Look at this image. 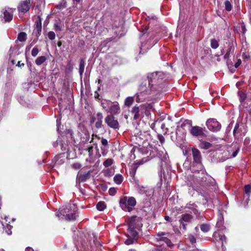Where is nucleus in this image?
<instances>
[{
	"label": "nucleus",
	"mask_w": 251,
	"mask_h": 251,
	"mask_svg": "<svg viewBox=\"0 0 251 251\" xmlns=\"http://www.w3.org/2000/svg\"><path fill=\"white\" fill-rule=\"evenodd\" d=\"M225 9L227 11H230L232 9V4L228 0H226L225 1Z\"/></svg>",
	"instance_id": "58836bf2"
},
{
	"label": "nucleus",
	"mask_w": 251,
	"mask_h": 251,
	"mask_svg": "<svg viewBox=\"0 0 251 251\" xmlns=\"http://www.w3.org/2000/svg\"><path fill=\"white\" fill-rule=\"evenodd\" d=\"M148 79L151 90H155L157 85V72L149 74Z\"/></svg>",
	"instance_id": "f8f14e48"
},
{
	"label": "nucleus",
	"mask_w": 251,
	"mask_h": 251,
	"mask_svg": "<svg viewBox=\"0 0 251 251\" xmlns=\"http://www.w3.org/2000/svg\"><path fill=\"white\" fill-rule=\"evenodd\" d=\"M18 39L20 42H25L26 40V34L25 32H21L18 35Z\"/></svg>",
	"instance_id": "473e14b6"
},
{
	"label": "nucleus",
	"mask_w": 251,
	"mask_h": 251,
	"mask_svg": "<svg viewBox=\"0 0 251 251\" xmlns=\"http://www.w3.org/2000/svg\"><path fill=\"white\" fill-rule=\"evenodd\" d=\"M31 6L30 0H24L19 4L17 9L20 13H25L29 11Z\"/></svg>",
	"instance_id": "9b49d317"
},
{
	"label": "nucleus",
	"mask_w": 251,
	"mask_h": 251,
	"mask_svg": "<svg viewBox=\"0 0 251 251\" xmlns=\"http://www.w3.org/2000/svg\"><path fill=\"white\" fill-rule=\"evenodd\" d=\"M66 136L73 140L75 143H76L75 139L73 135V131L71 129H66L65 131Z\"/></svg>",
	"instance_id": "2f4dec72"
},
{
	"label": "nucleus",
	"mask_w": 251,
	"mask_h": 251,
	"mask_svg": "<svg viewBox=\"0 0 251 251\" xmlns=\"http://www.w3.org/2000/svg\"><path fill=\"white\" fill-rule=\"evenodd\" d=\"M155 122L156 121H154V122L153 123H152L151 125V128L153 130H154V131H155Z\"/></svg>",
	"instance_id": "338daca9"
},
{
	"label": "nucleus",
	"mask_w": 251,
	"mask_h": 251,
	"mask_svg": "<svg viewBox=\"0 0 251 251\" xmlns=\"http://www.w3.org/2000/svg\"><path fill=\"white\" fill-rule=\"evenodd\" d=\"M224 222H222V221H217V224H216V226L220 229V230H223L225 228V227L223 226Z\"/></svg>",
	"instance_id": "79ce46f5"
},
{
	"label": "nucleus",
	"mask_w": 251,
	"mask_h": 251,
	"mask_svg": "<svg viewBox=\"0 0 251 251\" xmlns=\"http://www.w3.org/2000/svg\"><path fill=\"white\" fill-rule=\"evenodd\" d=\"M247 132V129L245 126L241 123H236L234 129H233V135L236 138H239L242 136L245 135Z\"/></svg>",
	"instance_id": "0eeeda50"
},
{
	"label": "nucleus",
	"mask_w": 251,
	"mask_h": 251,
	"mask_svg": "<svg viewBox=\"0 0 251 251\" xmlns=\"http://www.w3.org/2000/svg\"><path fill=\"white\" fill-rule=\"evenodd\" d=\"M39 49L37 46L34 47L31 50L32 56L33 57H36L39 53Z\"/></svg>",
	"instance_id": "a19ab883"
},
{
	"label": "nucleus",
	"mask_w": 251,
	"mask_h": 251,
	"mask_svg": "<svg viewBox=\"0 0 251 251\" xmlns=\"http://www.w3.org/2000/svg\"><path fill=\"white\" fill-rule=\"evenodd\" d=\"M169 234L168 233H165V232H161V233H158V246L161 245L162 246L163 244L161 243L162 242H164L166 244L168 247H172L173 245L170 239H169L166 237H163V235Z\"/></svg>",
	"instance_id": "4468645a"
},
{
	"label": "nucleus",
	"mask_w": 251,
	"mask_h": 251,
	"mask_svg": "<svg viewBox=\"0 0 251 251\" xmlns=\"http://www.w3.org/2000/svg\"><path fill=\"white\" fill-rule=\"evenodd\" d=\"M200 227L201 230L204 232H207L210 230V226L208 224H202Z\"/></svg>",
	"instance_id": "ea45409f"
},
{
	"label": "nucleus",
	"mask_w": 251,
	"mask_h": 251,
	"mask_svg": "<svg viewBox=\"0 0 251 251\" xmlns=\"http://www.w3.org/2000/svg\"><path fill=\"white\" fill-rule=\"evenodd\" d=\"M113 163V160L111 158H108L103 162V164L105 167L107 168L111 166Z\"/></svg>",
	"instance_id": "4c0bfd02"
},
{
	"label": "nucleus",
	"mask_w": 251,
	"mask_h": 251,
	"mask_svg": "<svg viewBox=\"0 0 251 251\" xmlns=\"http://www.w3.org/2000/svg\"><path fill=\"white\" fill-rule=\"evenodd\" d=\"M72 166L74 169L75 170L79 169L81 167V164L79 163H74L72 164Z\"/></svg>",
	"instance_id": "603ef678"
},
{
	"label": "nucleus",
	"mask_w": 251,
	"mask_h": 251,
	"mask_svg": "<svg viewBox=\"0 0 251 251\" xmlns=\"http://www.w3.org/2000/svg\"><path fill=\"white\" fill-rule=\"evenodd\" d=\"M114 182L117 184H120L123 181V177L122 175L116 174L113 178Z\"/></svg>",
	"instance_id": "7c9ffc66"
},
{
	"label": "nucleus",
	"mask_w": 251,
	"mask_h": 251,
	"mask_svg": "<svg viewBox=\"0 0 251 251\" xmlns=\"http://www.w3.org/2000/svg\"><path fill=\"white\" fill-rule=\"evenodd\" d=\"M101 144L103 146V147H105L108 146V142L107 139L102 138L101 140Z\"/></svg>",
	"instance_id": "6e6d98bb"
},
{
	"label": "nucleus",
	"mask_w": 251,
	"mask_h": 251,
	"mask_svg": "<svg viewBox=\"0 0 251 251\" xmlns=\"http://www.w3.org/2000/svg\"><path fill=\"white\" fill-rule=\"evenodd\" d=\"M101 150L102 155L105 156L107 153V149H105V147H101Z\"/></svg>",
	"instance_id": "bf43d9fd"
},
{
	"label": "nucleus",
	"mask_w": 251,
	"mask_h": 251,
	"mask_svg": "<svg viewBox=\"0 0 251 251\" xmlns=\"http://www.w3.org/2000/svg\"><path fill=\"white\" fill-rule=\"evenodd\" d=\"M210 46L213 49H216L219 46V42L216 39H211L210 40Z\"/></svg>",
	"instance_id": "f704fd0d"
},
{
	"label": "nucleus",
	"mask_w": 251,
	"mask_h": 251,
	"mask_svg": "<svg viewBox=\"0 0 251 251\" xmlns=\"http://www.w3.org/2000/svg\"><path fill=\"white\" fill-rule=\"evenodd\" d=\"M16 66L19 67H24L25 66V64L24 63H22L20 61H19L18 62Z\"/></svg>",
	"instance_id": "69168bd1"
},
{
	"label": "nucleus",
	"mask_w": 251,
	"mask_h": 251,
	"mask_svg": "<svg viewBox=\"0 0 251 251\" xmlns=\"http://www.w3.org/2000/svg\"><path fill=\"white\" fill-rule=\"evenodd\" d=\"M47 57L45 56H41L38 57L35 61V64L40 66L44 63L47 60Z\"/></svg>",
	"instance_id": "c85d7f7f"
},
{
	"label": "nucleus",
	"mask_w": 251,
	"mask_h": 251,
	"mask_svg": "<svg viewBox=\"0 0 251 251\" xmlns=\"http://www.w3.org/2000/svg\"><path fill=\"white\" fill-rule=\"evenodd\" d=\"M188 239L191 243H195L196 242L195 237L192 234L188 235Z\"/></svg>",
	"instance_id": "3c124183"
},
{
	"label": "nucleus",
	"mask_w": 251,
	"mask_h": 251,
	"mask_svg": "<svg viewBox=\"0 0 251 251\" xmlns=\"http://www.w3.org/2000/svg\"><path fill=\"white\" fill-rule=\"evenodd\" d=\"M85 65V61L83 58H80L79 60V73L80 75H82L84 71Z\"/></svg>",
	"instance_id": "cd10ccee"
},
{
	"label": "nucleus",
	"mask_w": 251,
	"mask_h": 251,
	"mask_svg": "<svg viewBox=\"0 0 251 251\" xmlns=\"http://www.w3.org/2000/svg\"><path fill=\"white\" fill-rule=\"evenodd\" d=\"M70 212V207H66L65 208L59 210L56 212V215L59 218L66 219L68 213Z\"/></svg>",
	"instance_id": "4be33fe9"
},
{
	"label": "nucleus",
	"mask_w": 251,
	"mask_h": 251,
	"mask_svg": "<svg viewBox=\"0 0 251 251\" xmlns=\"http://www.w3.org/2000/svg\"><path fill=\"white\" fill-rule=\"evenodd\" d=\"M194 161L197 163H200L201 160V154L200 151L196 148L192 149Z\"/></svg>",
	"instance_id": "f3484780"
},
{
	"label": "nucleus",
	"mask_w": 251,
	"mask_h": 251,
	"mask_svg": "<svg viewBox=\"0 0 251 251\" xmlns=\"http://www.w3.org/2000/svg\"><path fill=\"white\" fill-rule=\"evenodd\" d=\"M188 125L189 127V132L190 134L195 137L198 136H205L206 135L204 133L205 128H202L199 126H191V121L189 120H185L184 123L181 125L182 126L185 125Z\"/></svg>",
	"instance_id": "7ed1b4c3"
},
{
	"label": "nucleus",
	"mask_w": 251,
	"mask_h": 251,
	"mask_svg": "<svg viewBox=\"0 0 251 251\" xmlns=\"http://www.w3.org/2000/svg\"><path fill=\"white\" fill-rule=\"evenodd\" d=\"M158 139L162 144L165 142V138L161 134H158Z\"/></svg>",
	"instance_id": "4d7b16f0"
},
{
	"label": "nucleus",
	"mask_w": 251,
	"mask_h": 251,
	"mask_svg": "<svg viewBox=\"0 0 251 251\" xmlns=\"http://www.w3.org/2000/svg\"><path fill=\"white\" fill-rule=\"evenodd\" d=\"M164 219L167 221H168V222H171L172 221L171 218L169 216H165Z\"/></svg>",
	"instance_id": "774afa93"
},
{
	"label": "nucleus",
	"mask_w": 251,
	"mask_h": 251,
	"mask_svg": "<svg viewBox=\"0 0 251 251\" xmlns=\"http://www.w3.org/2000/svg\"><path fill=\"white\" fill-rule=\"evenodd\" d=\"M138 167V166H137V164H135L134 165V166L132 167V168H131V171H130V174H131L133 176H134L135 175Z\"/></svg>",
	"instance_id": "a18cd8bd"
},
{
	"label": "nucleus",
	"mask_w": 251,
	"mask_h": 251,
	"mask_svg": "<svg viewBox=\"0 0 251 251\" xmlns=\"http://www.w3.org/2000/svg\"><path fill=\"white\" fill-rule=\"evenodd\" d=\"M241 64V59H238L237 61L235 63L234 67L235 68H238Z\"/></svg>",
	"instance_id": "680f3d73"
},
{
	"label": "nucleus",
	"mask_w": 251,
	"mask_h": 251,
	"mask_svg": "<svg viewBox=\"0 0 251 251\" xmlns=\"http://www.w3.org/2000/svg\"><path fill=\"white\" fill-rule=\"evenodd\" d=\"M217 221H222V222H224V217L222 213L219 214Z\"/></svg>",
	"instance_id": "0e129e2a"
},
{
	"label": "nucleus",
	"mask_w": 251,
	"mask_h": 251,
	"mask_svg": "<svg viewBox=\"0 0 251 251\" xmlns=\"http://www.w3.org/2000/svg\"><path fill=\"white\" fill-rule=\"evenodd\" d=\"M219 237L220 240L222 242V245L223 246L224 242H226V236L225 235H224V234H222V235L219 234Z\"/></svg>",
	"instance_id": "49530a36"
},
{
	"label": "nucleus",
	"mask_w": 251,
	"mask_h": 251,
	"mask_svg": "<svg viewBox=\"0 0 251 251\" xmlns=\"http://www.w3.org/2000/svg\"><path fill=\"white\" fill-rule=\"evenodd\" d=\"M108 192L110 196H114L117 193V191L115 188H110Z\"/></svg>",
	"instance_id": "09e8293b"
},
{
	"label": "nucleus",
	"mask_w": 251,
	"mask_h": 251,
	"mask_svg": "<svg viewBox=\"0 0 251 251\" xmlns=\"http://www.w3.org/2000/svg\"><path fill=\"white\" fill-rule=\"evenodd\" d=\"M134 101V99L133 97H127L125 100V105L127 106H130Z\"/></svg>",
	"instance_id": "c9c22d12"
},
{
	"label": "nucleus",
	"mask_w": 251,
	"mask_h": 251,
	"mask_svg": "<svg viewBox=\"0 0 251 251\" xmlns=\"http://www.w3.org/2000/svg\"><path fill=\"white\" fill-rule=\"evenodd\" d=\"M156 143H155V142L154 141V140H153V139H151L150 141V142L149 143V145L152 148H154V149H155L156 148Z\"/></svg>",
	"instance_id": "864d4df0"
},
{
	"label": "nucleus",
	"mask_w": 251,
	"mask_h": 251,
	"mask_svg": "<svg viewBox=\"0 0 251 251\" xmlns=\"http://www.w3.org/2000/svg\"><path fill=\"white\" fill-rule=\"evenodd\" d=\"M78 215L76 214V212L75 210L72 212L71 208H70V212L68 213V215L65 220L68 221H74L75 220Z\"/></svg>",
	"instance_id": "b1692460"
},
{
	"label": "nucleus",
	"mask_w": 251,
	"mask_h": 251,
	"mask_svg": "<svg viewBox=\"0 0 251 251\" xmlns=\"http://www.w3.org/2000/svg\"><path fill=\"white\" fill-rule=\"evenodd\" d=\"M240 149L238 148L235 151H233L231 148H227L223 152H217L218 158L221 162H224L227 159L235 157L238 154Z\"/></svg>",
	"instance_id": "f03ea898"
},
{
	"label": "nucleus",
	"mask_w": 251,
	"mask_h": 251,
	"mask_svg": "<svg viewBox=\"0 0 251 251\" xmlns=\"http://www.w3.org/2000/svg\"><path fill=\"white\" fill-rule=\"evenodd\" d=\"M193 217L192 215L189 213H184L182 214L178 220L180 226L179 228L181 229L183 228L184 230H186L187 228L186 226L192 222Z\"/></svg>",
	"instance_id": "39448f33"
},
{
	"label": "nucleus",
	"mask_w": 251,
	"mask_h": 251,
	"mask_svg": "<svg viewBox=\"0 0 251 251\" xmlns=\"http://www.w3.org/2000/svg\"><path fill=\"white\" fill-rule=\"evenodd\" d=\"M107 105L109 107L110 115H118L121 112V108L119 103L117 101H111L110 100H106Z\"/></svg>",
	"instance_id": "1a4fd4ad"
},
{
	"label": "nucleus",
	"mask_w": 251,
	"mask_h": 251,
	"mask_svg": "<svg viewBox=\"0 0 251 251\" xmlns=\"http://www.w3.org/2000/svg\"><path fill=\"white\" fill-rule=\"evenodd\" d=\"M88 152V154L90 157L92 156L93 152V146L89 147L88 149L86 150Z\"/></svg>",
	"instance_id": "5fc2aeb1"
},
{
	"label": "nucleus",
	"mask_w": 251,
	"mask_h": 251,
	"mask_svg": "<svg viewBox=\"0 0 251 251\" xmlns=\"http://www.w3.org/2000/svg\"><path fill=\"white\" fill-rule=\"evenodd\" d=\"M3 15H1L2 20L4 19V22H10L13 19V11L12 9L8 8V9H3Z\"/></svg>",
	"instance_id": "ddd939ff"
},
{
	"label": "nucleus",
	"mask_w": 251,
	"mask_h": 251,
	"mask_svg": "<svg viewBox=\"0 0 251 251\" xmlns=\"http://www.w3.org/2000/svg\"><path fill=\"white\" fill-rule=\"evenodd\" d=\"M207 128L211 131L217 132L221 128V125L216 119L214 118L209 119L206 122Z\"/></svg>",
	"instance_id": "9d476101"
},
{
	"label": "nucleus",
	"mask_w": 251,
	"mask_h": 251,
	"mask_svg": "<svg viewBox=\"0 0 251 251\" xmlns=\"http://www.w3.org/2000/svg\"><path fill=\"white\" fill-rule=\"evenodd\" d=\"M53 27L55 31H60L62 30L64 25L61 23L60 21H55Z\"/></svg>",
	"instance_id": "bb28decb"
},
{
	"label": "nucleus",
	"mask_w": 251,
	"mask_h": 251,
	"mask_svg": "<svg viewBox=\"0 0 251 251\" xmlns=\"http://www.w3.org/2000/svg\"><path fill=\"white\" fill-rule=\"evenodd\" d=\"M158 157L165 163L167 162L169 156L167 152L163 148H161L159 150L158 149Z\"/></svg>",
	"instance_id": "6ab92c4d"
},
{
	"label": "nucleus",
	"mask_w": 251,
	"mask_h": 251,
	"mask_svg": "<svg viewBox=\"0 0 251 251\" xmlns=\"http://www.w3.org/2000/svg\"><path fill=\"white\" fill-rule=\"evenodd\" d=\"M161 33H160L159 36L160 37H163L166 33V32H167V29H166V27L165 26H161Z\"/></svg>",
	"instance_id": "8fccbe9b"
},
{
	"label": "nucleus",
	"mask_w": 251,
	"mask_h": 251,
	"mask_svg": "<svg viewBox=\"0 0 251 251\" xmlns=\"http://www.w3.org/2000/svg\"><path fill=\"white\" fill-rule=\"evenodd\" d=\"M161 128L162 130V132L164 135L167 134L168 129V128L166 127L165 124L163 123L161 125Z\"/></svg>",
	"instance_id": "de8ad7c7"
},
{
	"label": "nucleus",
	"mask_w": 251,
	"mask_h": 251,
	"mask_svg": "<svg viewBox=\"0 0 251 251\" xmlns=\"http://www.w3.org/2000/svg\"><path fill=\"white\" fill-rule=\"evenodd\" d=\"M166 117V114H163L162 116H161L159 118L158 117V121H163Z\"/></svg>",
	"instance_id": "e2e57ef3"
},
{
	"label": "nucleus",
	"mask_w": 251,
	"mask_h": 251,
	"mask_svg": "<svg viewBox=\"0 0 251 251\" xmlns=\"http://www.w3.org/2000/svg\"><path fill=\"white\" fill-rule=\"evenodd\" d=\"M186 207L191 210L190 212L196 215H198L199 214V212L197 209V206L195 203H188L187 204Z\"/></svg>",
	"instance_id": "393cba45"
},
{
	"label": "nucleus",
	"mask_w": 251,
	"mask_h": 251,
	"mask_svg": "<svg viewBox=\"0 0 251 251\" xmlns=\"http://www.w3.org/2000/svg\"><path fill=\"white\" fill-rule=\"evenodd\" d=\"M90 177L89 172L80 174L77 176V179L79 182H85Z\"/></svg>",
	"instance_id": "a878e982"
},
{
	"label": "nucleus",
	"mask_w": 251,
	"mask_h": 251,
	"mask_svg": "<svg viewBox=\"0 0 251 251\" xmlns=\"http://www.w3.org/2000/svg\"><path fill=\"white\" fill-rule=\"evenodd\" d=\"M119 203L123 210L130 212L133 209L132 207L136 204V201L133 197L128 198L127 197H124L121 199Z\"/></svg>",
	"instance_id": "f257e3e1"
},
{
	"label": "nucleus",
	"mask_w": 251,
	"mask_h": 251,
	"mask_svg": "<svg viewBox=\"0 0 251 251\" xmlns=\"http://www.w3.org/2000/svg\"><path fill=\"white\" fill-rule=\"evenodd\" d=\"M96 207L99 211H102L106 208V205L104 201H100L97 204Z\"/></svg>",
	"instance_id": "c756f323"
},
{
	"label": "nucleus",
	"mask_w": 251,
	"mask_h": 251,
	"mask_svg": "<svg viewBox=\"0 0 251 251\" xmlns=\"http://www.w3.org/2000/svg\"><path fill=\"white\" fill-rule=\"evenodd\" d=\"M38 38L37 37V39H34L33 40V41H32V42L30 44L29 46V47H26V50H30V48L31 46H32L34 44H35L36 42H37V41L38 40Z\"/></svg>",
	"instance_id": "13d9d810"
},
{
	"label": "nucleus",
	"mask_w": 251,
	"mask_h": 251,
	"mask_svg": "<svg viewBox=\"0 0 251 251\" xmlns=\"http://www.w3.org/2000/svg\"><path fill=\"white\" fill-rule=\"evenodd\" d=\"M128 238L125 241V243L127 245H129L133 244L135 241L137 242V239H134L132 237H129V235H127Z\"/></svg>",
	"instance_id": "e433bc0d"
},
{
	"label": "nucleus",
	"mask_w": 251,
	"mask_h": 251,
	"mask_svg": "<svg viewBox=\"0 0 251 251\" xmlns=\"http://www.w3.org/2000/svg\"><path fill=\"white\" fill-rule=\"evenodd\" d=\"M48 36L50 40H53L55 38V34L53 31H50L48 34Z\"/></svg>",
	"instance_id": "c03bdc74"
},
{
	"label": "nucleus",
	"mask_w": 251,
	"mask_h": 251,
	"mask_svg": "<svg viewBox=\"0 0 251 251\" xmlns=\"http://www.w3.org/2000/svg\"><path fill=\"white\" fill-rule=\"evenodd\" d=\"M234 46L232 43H229L228 45V48L226 50V53L224 56L225 60H228L230 56L234 53Z\"/></svg>",
	"instance_id": "5701e85b"
},
{
	"label": "nucleus",
	"mask_w": 251,
	"mask_h": 251,
	"mask_svg": "<svg viewBox=\"0 0 251 251\" xmlns=\"http://www.w3.org/2000/svg\"><path fill=\"white\" fill-rule=\"evenodd\" d=\"M212 146V144L209 142L203 141L200 143V147L201 149L207 150Z\"/></svg>",
	"instance_id": "72a5a7b5"
},
{
	"label": "nucleus",
	"mask_w": 251,
	"mask_h": 251,
	"mask_svg": "<svg viewBox=\"0 0 251 251\" xmlns=\"http://www.w3.org/2000/svg\"><path fill=\"white\" fill-rule=\"evenodd\" d=\"M136 218V216H132L129 218L127 221V225L128 226L127 231L131 237L137 239L138 233L136 230H135L134 227Z\"/></svg>",
	"instance_id": "423d86ee"
},
{
	"label": "nucleus",
	"mask_w": 251,
	"mask_h": 251,
	"mask_svg": "<svg viewBox=\"0 0 251 251\" xmlns=\"http://www.w3.org/2000/svg\"><path fill=\"white\" fill-rule=\"evenodd\" d=\"M245 194L244 195L243 204L245 206L247 205L249 201V196L251 191V186L247 185L244 187Z\"/></svg>",
	"instance_id": "dca6fc26"
},
{
	"label": "nucleus",
	"mask_w": 251,
	"mask_h": 251,
	"mask_svg": "<svg viewBox=\"0 0 251 251\" xmlns=\"http://www.w3.org/2000/svg\"><path fill=\"white\" fill-rule=\"evenodd\" d=\"M238 96L239 97L240 101L243 102L245 100L246 97L245 94L242 92H238Z\"/></svg>",
	"instance_id": "37998d69"
},
{
	"label": "nucleus",
	"mask_w": 251,
	"mask_h": 251,
	"mask_svg": "<svg viewBox=\"0 0 251 251\" xmlns=\"http://www.w3.org/2000/svg\"><path fill=\"white\" fill-rule=\"evenodd\" d=\"M94 97L95 99L99 100H100L101 99V97L100 96V94L97 91L95 92Z\"/></svg>",
	"instance_id": "052dcab7"
},
{
	"label": "nucleus",
	"mask_w": 251,
	"mask_h": 251,
	"mask_svg": "<svg viewBox=\"0 0 251 251\" xmlns=\"http://www.w3.org/2000/svg\"><path fill=\"white\" fill-rule=\"evenodd\" d=\"M104 121L108 127L113 129H119L120 128L119 122L112 115H107L104 119Z\"/></svg>",
	"instance_id": "6e6552de"
},
{
	"label": "nucleus",
	"mask_w": 251,
	"mask_h": 251,
	"mask_svg": "<svg viewBox=\"0 0 251 251\" xmlns=\"http://www.w3.org/2000/svg\"><path fill=\"white\" fill-rule=\"evenodd\" d=\"M79 134L81 142L85 144L87 143L90 139V133L87 129H84L82 133L78 132Z\"/></svg>",
	"instance_id": "a211bd4d"
},
{
	"label": "nucleus",
	"mask_w": 251,
	"mask_h": 251,
	"mask_svg": "<svg viewBox=\"0 0 251 251\" xmlns=\"http://www.w3.org/2000/svg\"><path fill=\"white\" fill-rule=\"evenodd\" d=\"M34 33L36 36L38 37L40 35L42 31V19L40 16H38V20H37L34 24Z\"/></svg>",
	"instance_id": "2eb2a0df"
},
{
	"label": "nucleus",
	"mask_w": 251,
	"mask_h": 251,
	"mask_svg": "<svg viewBox=\"0 0 251 251\" xmlns=\"http://www.w3.org/2000/svg\"><path fill=\"white\" fill-rule=\"evenodd\" d=\"M103 114L101 112H98L96 116V122L95 123V127L97 129H100L103 126L102 120H103Z\"/></svg>",
	"instance_id": "aec40b11"
},
{
	"label": "nucleus",
	"mask_w": 251,
	"mask_h": 251,
	"mask_svg": "<svg viewBox=\"0 0 251 251\" xmlns=\"http://www.w3.org/2000/svg\"><path fill=\"white\" fill-rule=\"evenodd\" d=\"M141 107H142L141 106H138L137 105H135L132 108V110L131 111V113L132 115H133V120H136L140 118V117L141 116V113H142L141 111L140 108H141Z\"/></svg>",
	"instance_id": "412c9836"
},
{
	"label": "nucleus",
	"mask_w": 251,
	"mask_h": 251,
	"mask_svg": "<svg viewBox=\"0 0 251 251\" xmlns=\"http://www.w3.org/2000/svg\"><path fill=\"white\" fill-rule=\"evenodd\" d=\"M199 184L203 187H215L216 184L215 180L211 176L208 175H204L202 176L200 181Z\"/></svg>",
	"instance_id": "20e7f679"
}]
</instances>
